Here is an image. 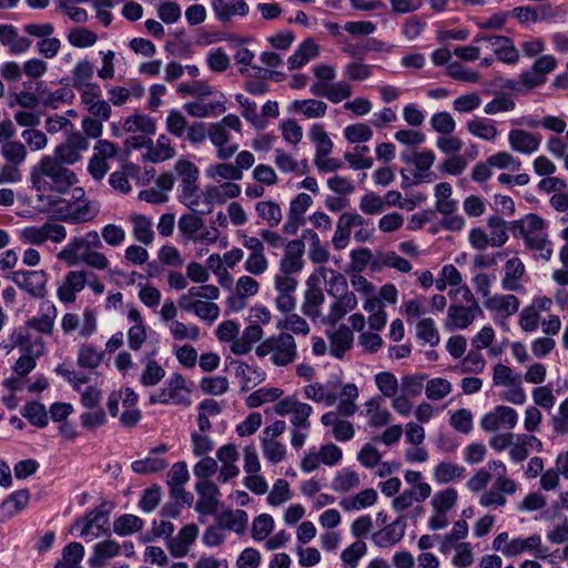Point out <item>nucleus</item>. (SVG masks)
<instances>
[{"label": "nucleus", "instance_id": "obj_21", "mask_svg": "<svg viewBox=\"0 0 568 568\" xmlns=\"http://www.w3.org/2000/svg\"><path fill=\"white\" fill-rule=\"evenodd\" d=\"M508 142L513 151L532 154L539 149L541 136L521 129H513L508 134Z\"/></svg>", "mask_w": 568, "mask_h": 568}, {"label": "nucleus", "instance_id": "obj_32", "mask_svg": "<svg viewBox=\"0 0 568 568\" xmlns=\"http://www.w3.org/2000/svg\"><path fill=\"white\" fill-rule=\"evenodd\" d=\"M525 274V265L518 257L508 260L505 264V275L501 286L506 291H518L521 288L519 280Z\"/></svg>", "mask_w": 568, "mask_h": 568}, {"label": "nucleus", "instance_id": "obj_57", "mask_svg": "<svg viewBox=\"0 0 568 568\" xmlns=\"http://www.w3.org/2000/svg\"><path fill=\"white\" fill-rule=\"evenodd\" d=\"M94 74V65L89 60L79 61L72 70V78L70 84L73 88H79L85 83L91 82Z\"/></svg>", "mask_w": 568, "mask_h": 568}, {"label": "nucleus", "instance_id": "obj_10", "mask_svg": "<svg viewBox=\"0 0 568 568\" xmlns=\"http://www.w3.org/2000/svg\"><path fill=\"white\" fill-rule=\"evenodd\" d=\"M475 42H486L493 50L496 59L503 63L516 64L519 61V51L515 47L513 39L505 36H481L476 37Z\"/></svg>", "mask_w": 568, "mask_h": 568}, {"label": "nucleus", "instance_id": "obj_54", "mask_svg": "<svg viewBox=\"0 0 568 568\" xmlns=\"http://www.w3.org/2000/svg\"><path fill=\"white\" fill-rule=\"evenodd\" d=\"M1 155L17 166L24 162L27 149L20 141H7L1 145Z\"/></svg>", "mask_w": 568, "mask_h": 568}, {"label": "nucleus", "instance_id": "obj_33", "mask_svg": "<svg viewBox=\"0 0 568 568\" xmlns=\"http://www.w3.org/2000/svg\"><path fill=\"white\" fill-rule=\"evenodd\" d=\"M318 55V45L312 40H304L295 52L288 58L287 64L290 70L300 69L311 59Z\"/></svg>", "mask_w": 568, "mask_h": 568}, {"label": "nucleus", "instance_id": "obj_17", "mask_svg": "<svg viewBox=\"0 0 568 568\" xmlns=\"http://www.w3.org/2000/svg\"><path fill=\"white\" fill-rule=\"evenodd\" d=\"M209 139L216 148V156L220 160L231 159L239 150V144L232 141L230 132L220 124L211 123L209 125Z\"/></svg>", "mask_w": 568, "mask_h": 568}, {"label": "nucleus", "instance_id": "obj_12", "mask_svg": "<svg viewBox=\"0 0 568 568\" xmlns=\"http://www.w3.org/2000/svg\"><path fill=\"white\" fill-rule=\"evenodd\" d=\"M60 83L62 88L51 91L42 81L36 83V90L40 92L42 105L45 108L58 109L61 104L72 103L75 94L70 87V78H62Z\"/></svg>", "mask_w": 568, "mask_h": 568}, {"label": "nucleus", "instance_id": "obj_51", "mask_svg": "<svg viewBox=\"0 0 568 568\" xmlns=\"http://www.w3.org/2000/svg\"><path fill=\"white\" fill-rule=\"evenodd\" d=\"M310 139L316 145L315 156H327L333 149V142L320 124H313L310 130Z\"/></svg>", "mask_w": 568, "mask_h": 568}, {"label": "nucleus", "instance_id": "obj_38", "mask_svg": "<svg viewBox=\"0 0 568 568\" xmlns=\"http://www.w3.org/2000/svg\"><path fill=\"white\" fill-rule=\"evenodd\" d=\"M290 111L300 112L308 119H316L326 114L327 104L315 99L294 100L291 103Z\"/></svg>", "mask_w": 568, "mask_h": 568}, {"label": "nucleus", "instance_id": "obj_9", "mask_svg": "<svg viewBox=\"0 0 568 568\" xmlns=\"http://www.w3.org/2000/svg\"><path fill=\"white\" fill-rule=\"evenodd\" d=\"M19 288L34 298H44L48 295L47 273L40 271H17L8 276Z\"/></svg>", "mask_w": 568, "mask_h": 568}, {"label": "nucleus", "instance_id": "obj_8", "mask_svg": "<svg viewBox=\"0 0 568 568\" xmlns=\"http://www.w3.org/2000/svg\"><path fill=\"white\" fill-rule=\"evenodd\" d=\"M273 409L278 416L291 415V424L293 427H301L306 432L310 430L311 423L308 418L313 412L310 404L302 403L294 396H287L278 400Z\"/></svg>", "mask_w": 568, "mask_h": 568}, {"label": "nucleus", "instance_id": "obj_46", "mask_svg": "<svg viewBox=\"0 0 568 568\" xmlns=\"http://www.w3.org/2000/svg\"><path fill=\"white\" fill-rule=\"evenodd\" d=\"M359 485L361 479L358 474L349 468H343L335 475L332 481V488L337 493H347L353 488H357Z\"/></svg>", "mask_w": 568, "mask_h": 568}, {"label": "nucleus", "instance_id": "obj_41", "mask_svg": "<svg viewBox=\"0 0 568 568\" xmlns=\"http://www.w3.org/2000/svg\"><path fill=\"white\" fill-rule=\"evenodd\" d=\"M236 377L241 378L243 385L242 392L250 389V384L257 385L265 379V372L258 367L250 366L246 363L239 362L235 369Z\"/></svg>", "mask_w": 568, "mask_h": 568}, {"label": "nucleus", "instance_id": "obj_58", "mask_svg": "<svg viewBox=\"0 0 568 568\" xmlns=\"http://www.w3.org/2000/svg\"><path fill=\"white\" fill-rule=\"evenodd\" d=\"M278 329L288 331L296 335H307L311 331L308 323L300 315L293 313L276 324Z\"/></svg>", "mask_w": 568, "mask_h": 568}, {"label": "nucleus", "instance_id": "obj_36", "mask_svg": "<svg viewBox=\"0 0 568 568\" xmlns=\"http://www.w3.org/2000/svg\"><path fill=\"white\" fill-rule=\"evenodd\" d=\"M104 358V352L99 351L92 344H82L77 355V365L81 368L94 371Z\"/></svg>", "mask_w": 568, "mask_h": 568}, {"label": "nucleus", "instance_id": "obj_49", "mask_svg": "<svg viewBox=\"0 0 568 568\" xmlns=\"http://www.w3.org/2000/svg\"><path fill=\"white\" fill-rule=\"evenodd\" d=\"M465 468L457 464L442 462L434 469V479L438 484H448L455 478L463 477Z\"/></svg>", "mask_w": 568, "mask_h": 568}, {"label": "nucleus", "instance_id": "obj_1", "mask_svg": "<svg viewBox=\"0 0 568 568\" xmlns=\"http://www.w3.org/2000/svg\"><path fill=\"white\" fill-rule=\"evenodd\" d=\"M30 181L37 192L61 195L78 183V176L69 166L51 155H44L31 168Z\"/></svg>", "mask_w": 568, "mask_h": 568}, {"label": "nucleus", "instance_id": "obj_48", "mask_svg": "<svg viewBox=\"0 0 568 568\" xmlns=\"http://www.w3.org/2000/svg\"><path fill=\"white\" fill-rule=\"evenodd\" d=\"M123 129L126 132H143L144 134H154L156 124L154 120L144 114H135L125 119Z\"/></svg>", "mask_w": 568, "mask_h": 568}, {"label": "nucleus", "instance_id": "obj_35", "mask_svg": "<svg viewBox=\"0 0 568 568\" xmlns=\"http://www.w3.org/2000/svg\"><path fill=\"white\" fill-rule=\"evenodd\" d=\"M210 213L211 207H207V210H202L200 212H192L182 215L179 220L180 232L183 235H185L189 240H194V237L197 235L196 233L201 231L204 226V221L202 216Z\"/></svg>", "mask_w": 568, "mask_h": 568}, {"label": "nucleus", "instance_id": "obj_13", "mask_svg": "<svg viewBox=\"0 0 568 568\" xmlns=\"http://www.w3.org/2000/svg\"><path fill=\"white\" fill-rule=\"evenodd\" d=\"M484 312L479 306L478 302H474V305H457L452 304L448 307L446 327L448 329H465L473 324L477 316H483Z\"/></svg>", "mask_w": 568, "mask_h": 568}, {"label": "nucleus", "instance_id": "obj_15", "mask_svg": "<svg viewBox=\"0 0 568 568\" xmlns=\"http://www.w3.org/2000/svg\"><path fill=\"white\" fill-rule=\"evenodd\" d=\"M557 60L554 55L547 54L538 58L530 70L520 74L523 84L532 89L541 85L546 81V74L555 70Z\"/></svg>", "mask_w": 568, "mask_h": 568}, {"label": "nucleus", "instance_id": "obj_11", "mask_svg": "<svg viewBox=\"0 0 568 568\" xmlns=\"http://www.w3.org/2000/svg\"><path fill=\"white\" fill-rule=\"evenodd\" d=\"M517 422L518 414L513 407L499 405L483 416L480 427L489 433L497 432L501 427L510 430Z\"/></svg>", "mask_w": 568, "mask_h": 568}, {"label": "nucleus", "instance_id": "obj_22", "mask_svg": "<svg viewBox=\"0 0 568 568\" xmlns=\"http://www.w3.org/2000/svg\"><path fill=\"white\" fill-rule=\"evenodd\" d=\"M71 213L67 215V223L82 224L92 221L100 212V204L90 200L70 201Z\"/></svg>", "mask_w": 568, "mask_h": 568}, {"label": "nucleus", "instance_id": "obj_47", "mask_svg": "<svg viewBox=\"0 0 568 568\" xmlns=\"http://www.w3.org/2000/svg\"><path fill=\"white\" fill-rule=\"evenodd\" d=\"M133 224V236L136 241L149 245L153 242L154 232L152 230V221L144 215L131 216Z\"/></svg>", "mask_w": 568, "mask_h": 568}, {"label": "nucleus", "instance_id": "obj_50", "mask_svg": "<svg viewBox=\"0 0 568 568\" xmlns=\"http://www.w3.org/2000/svg\"><path fill=\"white\" fill-rule=\"evenodd\" d=\"M489 473L493 471L496 476L495 483L498 484L504 490H507L508 495H513L517 490V484L514 479L506 477L507 468L500 460L489 462L487 465Z\"/></svg>", "mask_w": 568, "mask_h": 568}, {"label": "nucleus", "instance_id": "obj_52", "mask_svg": "<svg viewBox=\"0 0 568 568\" xmlns=\"http://www.w3.org/2000/svg\"><path fill=\"white\" fill-rule=\"evenodd\" d=\"M283 395V390L277 387L266 388L262 387L250 394L245 400L246 406L256 408L264 403L274 402Z\"/></svg>", "mask_w": 568, "mask_h": 568}, {"label": "nucleus", "instance_id": "obj_4", "mask_svg": "<svg viewBox=\"0 0 568 568\" xmlns=\"http://www.w3.org/2000/svg\"><path fill=\"white\" fill-rule=\"evenodd\" d=\"M102 247L100 234L97 231H89L83 236H74L58 253V258L64 261L68 265H75L80 257Z\"/></svg>", "mask_w": 568, "mask_h": 568}, {"label": "nucleus", "instance_id": "obj_53", "mask_svg": "<svg viewBox=\"0 0 568 568\" xmlns=\"http://www.w3.org/2000/svg\"><path fill=\"white\" fill-rule=\"evenodd\" d=\"M416 334L418 339L429 344L430 346H436L440 342L438 329L432 318H423L418 321L416 324Z\"/></svg>", "mask_w": 568, "mask_h": 568}, {"label": "nucleus", "instance_id": "obj_37", "mask_svg": "<svg viewBox=\"0 0 568 568\" xmlns=\"http://www.w3.org/2000/svg\"><path fill=\"white\" fill-rule=\"evenodd\" d=\"M248 516L242 509L227 510L221 513L216 517V521L222 526L223 529L242 534L247 525Z\"/></svg>", "mask_w": 568, "mask_h": 568}, {"label": "nucleus", "instance_id": "obj_25", "mask_svg": "<svg viewBox=\"0 0 568 568\" xmlns=\"http://www.w3.org/2000/svg\"><path fill=\"white\" fill-rule=\"evenodd\" d=\"M212 9L216 16V19L221 22H227L232 16L245 17L248 13V6L245 0H212Z\"/></svg>", "mask_w": 568, "mask_h": 568}, {"label": "nucleus", "instance_id": "obj_6", "mask_svg": "<svg viewBox=\"0 0 568 568\" xmlns=\"http://www.w3.org/2000/svg\"><path fill=\"white\" fill-rule=\"evenodd\" d=\"M190 390L185 387V379L182 374L174 373L165 383V386L158 393L150 396L151 404H174L190 406Z\"/></svg>", "mask_w": 568, "mask_h": 568}, {"label": "nucleus", "instance_id": "obj_14", "mask_svg": "<svg viewBox=\"0 0 568 568\" xmlns=\"http://www.w3.org/2000/svg\"><path fill=\"white\" fill-rule=\"evenodd\" d=\"M509 230L515 239H523L524 243L538 237L545 232V221L537 214L529 213L520 220L513 221Z\"/></svg>", "mask_w": 568, "mask_h": 568}, {"label": "nucleus", "instance_id": "obj_3", "mask_svg": "<svg viewBox=\"0 0 568 568\" xmlns=\"http://www.w3.org/2000/svg\"><path fill=\"white\" fill-rule=\"evenodd\" d=\"M493 548L506 557H515L525 551H534L535 556L541 559L548 557L547 549L541 547V537L537 534L528 538L516 537L509 540L508 532L504 531L495 537Z\"/></svg>", "mask_w": 568, "mask_h": 568}, {"label": "nucleus", "instance_id": "obj_56", "mask_svg": "<svg viewBox=\"0 0 568 568\" xmlns=\"http://www.w3.org/2000/svg\"><path fill=\"white\" fill-rule=\"evenodd\" d=\"M458 499L455 488H446L437 491L432 499V506L435 513H447L452 509Z\"/></svg>", "mask_w": 568, "mask_h": 568}, {"label": "nucleus", "instance_id": "obj_59", "mask_svg": "<svg viewBox=\"0 0 568 568\" xmlns=\"http://www.w3.org/2000/svg\"><path fill=\"white\" fill-rule=\"evenodd\" d=\"M526 248L529 251L535 252L534 257L535 258H542L545 261H549L552 256L554 250H552V243L548 239L547 233H544L542 235L530 239L529 242L525 244Z\"/></svg>", "mask_w": 568, "mask_h": 568}, {"label": "nucleus", "instance_id": "obj_20", "mask_svg": "<svg viewBox=\"0 0 568 568\" xmlns=\"http://www.w3.org/2000/svg\"><path fill=\"white\" fill-rule=\"evenodd\" d=\"M329 306V312L322 318V323L335 326L348 312L357 307V298L353 292H346L337 297Z\"/></svg>", "mask_w": 568, "mask_h": 568}, {"label": "nucleus", "instance_id": "obj_28", "mask_svg": "<svg viewBox=\"0 0 568 568\" xmlns=\"http://www.w3.org/2000/svg\"><path fill=\"white\" fill-rule=\"evenodd\" d=\"M156 351L144 355L142 362L144 369L141 374L140 382L145 387L158 385L165 376L164 368L153 358Z\"/></svg>", "mask_w": 568, "mask_h": 568}, {"label": "nucleus", "instance_id": "obj_24", "mask_svg": "<svg viewBox=\"0 0 568 568\" xmlns=\"http://www.w3.org/2000/svg\"><path fill=\"white\" fill-rule=\"evenodd\" d=\"M329 339V353L335 358H343L345 353L353 346V332L346 325L327 333Z\"/></svg>", "mask_w": 568, "mask_h": 568}, {"label": "nucleus", "instance_id": "obj_61", "mask_svg": "<svg viewBox=\"0 0 568 568\" xmlns=\"http://www.w3.org/2000/svg\"><path fill=\"white\" fill-rule=\"evenodd\" d=\"M23 417L37 427H45L48 425V412L43 404L39 402H30L24 406Z\"/></svg>", "mask_w": 568, "mask_h": 568}, {"label": "nucleus", "instance_id": "obj_29", "mask_svg": "<svg viewBox=\"0 0 568 568\" xmlns=\"http://www.w3.org/2000/svg\"><path fill=\"white\" fill-rule=\"evenodd\" d=\"M318 273L321 277L325 281L326 292L329 296L337 297L341 294L348 292L347 280L342 273L333 268H327L325 266H321L318 268Z\"/></svg>", "mask_w": 568, "mask_h": 568}, {"label": "nucleus", "instance_id": "obj_64", "mask_svg": "<svg viewBox=\"0 0 568 568\" xmlns=\"http://www.w3.org/2000/svg\"><path fill=\"white\" fill-rule=\"evenodd\" d=\"M366 551V544L363 540H356L342 551L341 559L348 568H356Z\"/></svg>", "mask_w": 568, "mask_h": 568}, {"label": "nucleus", "instance_id": "obj_44", "mask_svg": "<svg viewBox=\"0 0 568 568\" xmlns=\"http://www.w3.org/2000/svg\"><path fill=\"white\" fill-rule=\"evenodd\" d=\"M143 525L144 521L140 517L132 514H124L113 521V531L119 536H129L140 531Z\"/></svg>", "mask_w": 568, "mask_h": 568}, {"label": "nucleus", "instance_id": "obj_16", "mask_svg": "<svg viewBox=\"0 0 568 568\" xmlns=\"http://www.w3.org/2000/svg\"><path fill=\"white\" fill-rule=\"evenodd\" d=\"M195 490L200 497L195 510L200 515H214L219 508V487L211 480H199Z\"/></svg>", "mask_w": 568, "mask_h": 568}, {"label": "nucleus", "instance_id": "obj_19", "mask_svg": "<svg viewBox=\"0 0 568 568\" xmlns=\"http://www.w3.org/2000/svg\"><path fill=\"white\" fill-rule=\"evenodd\" d=\"M406 530V523L398 517L393 523L385 525L382 529L372 535L373 542L379 548H387L399 542Z\"/></svg>", "mask_w": 568, "mask_h": 568}, {"label": "nucleus", "instance_id": "obj_34", "mask_svg": "<svg viewBox=\"0 0 568 568\" xmlns=\"http://www.w3.org/2000/svg\"><path fill=\"white\" fill-rule=\"evenodd\" d=\"M184 110L194 118H207L224 113L226 108L223 101H210L203 103L202 101H190L184 104Z\"/></svg>", "mask_w": 568, "mask_h": 568}, {"label": "nucleus", "instance_id": "obj_7", "mask_svg": "<svg viewBox=\"0 0 568 568\" xmlns=\"http://www.w3.org/2000/svg\"><path fill=\"white\" fill-rule=\"evenodd\" d=\"M65 237L67 229L54 222H45L40 226H27L20 231V240L32 245H42L47 241L61 243Z\"/></svg>", "mask_w": 568, "mask_h": 568}, {"label": "nucleus", "instance_id": "obj_31", "mask_svg": "<svg viewBox=\"0 0 568 568\" xmlns=\"http://www.w3.org/2000/svg\"><path fill=\"white\" fill-rule=\"evenodd\" d=\"M121 546L114 540H105L98 542L93 547V554L89 558L88 564L91 568H98L104 565V562L118 556L120 554Z\"/></svg>", "mask_w": 568, "mask_h": 568}, {"label": "nucleus", "instance_id": "obj_5", "mask_svg": "<svg viewBox=\"0 0 568 568\" xmlns=\"http://www.w3.org/2000/svg\"><path fill=\"white\" fill-rule=\"evenodd\" d=\"M110 507L106 503H102L94 509L90 510L84 518L75 520L71 526V532H78L80 537H88L91 535L93 528L98 531L93 535V538H98L101 535H108L109 528L105 526L109 523Z\"/></svg>", "mask_w": 568, "mask_h": 568}, {"label": "nucleus", "instance_id": "obj_18", "mask_svg": "<svg viewBox=\"0 0 568 568\" xmlns=\"http://www.w3.org/2000/svg\"><path fill=\"white\" fill-rule=\"evenodd\" d=\"M305 252L304 241L301 239L288 241L285 245L284 256L280 262L282 273H298L304 267L303 254Z\"/></svg>", "mask_w": 568, "mask_h": 568}, {"label": "nucleus", "instance_id": "obj_45", "mask_svg": "<svg viewBox=\"0 0 568 568\" xmlns=\"http://www.w3.org/2000/svg\"><path fill=\"white\" fill-rule=\"evenodd\" d=\"M255 211L271 227L277 226L283 219L280 205L273 201L257 202L255 204Z\"/></svg>", "mask_w": 568, "mask_h": 568}, {"label": "nucleus", "instance_id": "obj_27", "mask_svg": "<svg viewBox=\"0 0 568 568\" xmlns=\"http://www.w3.org/2000/svg\"><path fill=\"white\" fill-rule=\"evenodd\" d=\"M484 305L489 311L501 313L504 316L509 317L518 312L520 302L518 297L513 294H496L488 297Z\"/></svg>", "mask_w": 568, "mask_h": 568}, {"label": "nucleus", "instance_id": "obj_55", "mask_svg": "<svg viewBox=\"0 0 568 568\" xmlns=\"http://www.w3.org/2000/svg\"><path fill=\"white\" fill-rule=\"evenodd\" d=\"M491 240V247H500L508 241L506 221L499 216H490L487 220Z\"/></svg>", "mask_w": 568, "mask_h": 568}, {"label": "nucleus", "instance_id": "obj_40", "mask_svg": "<svg viewBox=\"0 0 568 568\" xmlns=\"http://www.w3.org/2000/svg\"><path fill=\"white\" fill-rule=\"evenodd\" d=\"M174 155L175 151L171 146L170 139L162 134L158 138L155 145H153V143L149 145L145 159L153 163H158L172 159Z\"/></svg>", "mask_w": 568, "mask_h": 568}, {"label": "nucleus", "instance_id": "obj_26", "mask_svg": "<svg viewBox=\"0 0 568 568\" xmlns=\"http://www.w3.org/2000/svg\"><path fill=\"white\" fill-rule=\"evenodd\" d=\"M57 308L50 302H43L40 306V315L27 321V326L42 334H51Z\"/></svg>", "mask_w": 568, "mask_h": 568}, {"label": "nucleus", "instance_id": "obj_63", "mask_svg": "<svg viewBox=\"0 0 568 568\" xmlns=\"http://www.w3.org/2000/svg\"><path fill=\"white\" fill-rule=\"evenodd\" d=\"M429 124L434 131L443 135H449L456 129V122L447 111L434 113L430 118Z\"/></svg>", "mask_w": 568, "mask_h": 568}, {"label": "nucleus", "instance_id": "obj_2", "mask_svg": "<svg viewBox=\"0 0 568 568\" xmlns=\"http://www.w3.org/2000/svg\"><path fill=\"white\" fill-rule=\"evenodd\" d=\"M255 353L258 357L271 355V361L276 366H287L296 358V343L290 333L281 332L263 341Z\"/></svg>", "mask_w": 568, "mask_h": 568}, {"label": "nucleus", "instance_id": "obj_62", "mask_svg": "<svg viewBox=\"0 0 568 568\" xmlns=\"http://www.w3.org/2000/svg\"><path fill=\"white\" fill-rule=\"evenodd\" d=\"M306 398L315 403H324L326 406H332L336 403L337 396L334 393L326 390L324 385L320 383L310 384L304 387Z\"/></svg>", "mask_w": 568, "mask_h": 568}, {"label": "nucleus", "instance_id": "obj_39", "mask_svg": "<svg viewBox=\"0 0 568 568\" xmlns=\"http://www.w3.org/2000/svg\"><path fill=\"white\" fill-rule=\"evenodd\" d=\"M377 500V493L373 488L359 491L352 498H344L339 505L345 511L359 510L374 505Z\"/></svg>", "mask_w": 568, "mask_h": 568}, {"label": "nucleus", "instance_id": "obj_60", "mask_svg": "<svg viewBox=\"0 0 568 568\" xmlns=\"http://www.w3.org/2000/svg\"><path fill=\"white\" fill-rule=\"evenodd\" d=\"M29 500H30L29 490L20 489V490H16L12 494H10L3 500V503L1 504L0 507L4 510L12 508L8 511L9 515L12 516V515H16V514H19L20 511H22L27 507Z\"/></svg>", "mask_w": 568, "mask_h": 568}, {"label": "nucleus", "instance_id": "obj_30", "mask_svg": "<svg viewBox=\"0 0 568 568\" xmlns=\"http://www.w3.org/2000/svg\"><path fill=\"white\" fill-rule=\"evenodd\" d=\"M325 302V295L321 287L306 288L302 312L305 316L316 321L322 316L321 306Z\"/></svg>", "mask_w": 568, "mask_h": 568}, {"label": "nucleus", "instance_id": "obj_23", "mask_svg": "<svg viewBox=\"0 0 568 568\" xmlns=\"http://www.w3.org/2000/svg\"><path fill=\"white\" fill-rule=\"evenodd\" d=\"M432 494V487L427 483H419L412 489L404 490L400 495L394 498L393 508L397 513H402L409 508L414 501H423Z\"/></svg>", "mask_w": 568, "mask_h": 568}, {"label": "nucleus", "instance_id": "obj_42", "mask_svg": "<svg viewBox=\"0 0 568 568\" xmlns=\"http://www.w3.org/2000/svg\"><path fill=\"white\" fill-rule=\"evenodd\" d=\"M466 129L471 135L485 141H495L498 134L496 126L488 119L475 118L466 123Z\"/></svg>", "mask_w": 568, "mask_h": 568}, {"label": "nucleus", "instance_id": "obj_43", "mask_svg": "<svg viewBox=\"0 0 568 568\" xmlns=\"http://www.w3.org/2000/svg\"><path fill=\"white\" fill-rule=\"evenodd\" d=\"M168 465L169 463L165 458L155 456V454L150 452L145 458L133 462L131 468L135 474L146 475L161 471L165 469Z\"/></svg>", "mask_w": 568, "mask_h": 568}]
</instances>
